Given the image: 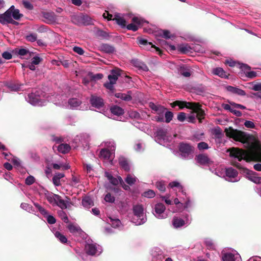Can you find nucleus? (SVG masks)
<instances>
[{
    "instance_id": "obj_22",
    "label": "nucleus",
    "mask_w": 261,
    "mask_h": 261,
    "mask_svg": "<svg viewBox=\"0 0 261 261\" xmlns=\"http://www.w3.org/2000/svg\"><path fill=\"white\" fill-rule=\"evenodd\" d=\"M7 11H11V17H13L15 20H19L23 16V15L19 13L18 9H15L14 6H11Z\"/></svg>"
},
{
    "instance_id": "obj_41",
    "label": "nucleus",
    "mask_w": 261,
    "mask_h": 261,
    "mask_svg": "<svg viewBox=\"0 0 261 261\" xmlns=\"http://www.w3.org/2000/svg\"><path fill=\"white\" fill-rule=\"evenodd\" d=\"M35 207L38 210V211L44 216L45 217L48 214V211L46 210L44 207L41 206L38 203L34 204Z\"/></svg>"
},
{
    "instance_id": "obj_40",
    "label": "nucleus",
    "mask_w": 261,
    "mask_h": 261,
    "mask_svg": "<svg viewBox=\"0 0 261 261\" xmlns=\"http://www.w3.org/2000/svg\"><path fill=\"white\" fill-rule=\"evenodd\" d=\"M190 49L191 48L188 45H180L178 47V50L183 54H186L190 51Z\"/></svg>"
},
{
    "instance_id": "obj_37",
    "label": "nucleus",
    "mask_w": 261,
    "mask_h": 261,
    "mask_svg": "<svg viewBox=\"0 0 261 261\" xmlns=\"http://www.w3.org/2000/svg\"><path fill=\"white\" fill-rule=\"evenodd\" d=\"M58 194H55L53 193L49 194L46 196V199L48 202L52 204L53 205H55L56 202V197L55 196H58Z\"/></svg>"
},
{
    "instance_id": "obj_18",
    "label": "nucleus",
    "mask_w": 261,
    "mask_h": 261,
    "mask_svg": "<svg viewBox=\"0 0 261 261\" xmlns=\"http://www.w3.org/2000/svg\"><path fill=\"white\" fill-rule=\"evenodd\" d=\"M99 47L101 51L107 54H113L115 51V47L107 43L101 44Z\"/></svg>"
},
{
    "instance_id": "obj_11",
    "label": "nucleus",
    "mask_w": 261,
    "mask_h": 261,
    "mask_svg": "<svg viewBox=\"0 0 261 261\" xmlns=\"http://www.w3.org/2000/svg\"><path fill=\"white\" fill-rule=\"evenodd\" d=\"M193 102H187L185 101L175 100L171 103L170 105L173 108L178 106L179 107L178 110L183 109L185 108L191 109L192 105H193Z\"/></svg>"
},
{
    "instance_id": "obj_33",
    "label": "nucleus",
    "mask_w": 261,
    "mask_h": 261,
    "mask_svg": "<svg viewBox=\"0 0 261 261\" xmlns=\"http://www.w3.org/2000/svg\"><path fill=\"white\" fill-rule=\"evenodd\" d=\"M179 72L181 75L186 77H190L192 73L190 69L185 66L180 67Z\"/></svg>"
},
{
    "instance_id": "obj_3",
    "label": "nucleus",
    "mask_w": 261,
    "mask_h": 261,
    "mask_svg": "<svg viewBox=\"0 0 261 261\" xmlns=\"http://www.w3.org/2000/svg\"><path fill=\"white\" fill-rule=\"evenodd\" d=\"M179 151L182 158L186 159L192 156L194 147L189 143L181 142L178 146Z\"/></svg>"
},
{
    "instance_id": "obj_21",
    "label": "nucleus",
    "mask_w": 261,
    "mask_h": 261,
    "mask_svg": "<svg viewBox=\"0 0 261 261\" xmlns=\"http://www.w3.org/2000/svg\"><path fill=\"white\" fill-rule=\"evenodd\" d=\"M172 225L174 227L177 228L185 225V221L180 218L174 217L172 219Z\"/></svg>"
},
{
    "instance_id": "obj_9",
    "label": "nucleus",
    "mask_w": 261,
    "mask_h": 261,
    "mask_svg": "<svg viewBox=\"0 0 261 261\" xmlns=\"http://www.w3.org/2000/svg\"><path fill=\"white\" fill-rule=\"evenodd\" d=\"M55 197L57 199L55 205L58 206L62 210L66 209L72 204L70 201V198L67 196H66V200L63 199L61 196L59 195L58 196Z\"/></svg>"
},
{
    "instance_id": "obj_56",
    "label": "nucleus",
    "mask_w": 261,
    "mask_h": 261,
    "mask_svg": "<svg viewBox=\"0 0 261 261\" xmlns=\"http://www.w3.org/2000/svg\"><path fill=\"white\" fill-rule=\"evenodd\" d=\"M245 74L246 77L251 79L255 78L257 76V72L253 71H246Z\"/></svg>"
},
{
    "instance_id": "obj_25",
    "label": "nucleus",
    "mask_w": 261,
    "mask_h": 261,
    "mask_svg": "<svg viewBox=\"0 0 261 261\" xmlns=\"http://www.w3.org/2000/svg\"><path fill=\"white\" fill-rule=\"evenodd\" d=\"M39 97L34 93H31L28 95V100L30 103L33 105H36L39 102Z\"/></svg>"
},
{
    "instance_id": "obj_47",
    "label": "nucleus",
    "mask_w": 261,
    "mask_h": 261,
    "mask_svg": "<svg viewBox=\"0 0 261 261\" xmlns=\"http://www.w3.org/2000/svg\"><path fill=\"white\" fill-rule=\"evenodd\" d=\"M25 38L27 41L33 42L37 40V35L36 33H32L26 36Z\"/></svg>"
},
{
    "instance_id": "obj_54",
    "label": "nucleus",
    "mask_w": 261,
    "mask_h": 261,
    "mask_svg": "<svg viewBox=\"0 0 261 261\" xmlns=\"http://www.w3.org/2000/svg\"><path fill=\"white\" fill-rule=\"evenodd\" d=\"M105 200L106 202L113 203L115 200V198L110 193H108L105 197Z\"/></svg>"
},
{
    "instance_id": "obj_4",
    "label": "nucleus",
    "mask_w": 261,
    "mask_h": 261,
    "mask_svg": "<svg viewBox=\"0 0 261 261\" xmlns=\"http://www.w3.org/2000/svg\"><path fill=\"white\" fill-rule=\"evenodd\" d=\"M133 213L140 220L135 222L137 225H141L145 222L146 219L143 217L144 208L142 204H137L134 205L133 208Z\"/></svg>"
},
{
    "instance_id": "obj_5",
    "label": "nucleus",
    "mask_w": 261,
    "mask_h": 261,
    "mask_svg": "<svg viewBox=\"0 0 261 261\" xmlns=\"http://www.w3.org/2000/svg\"><path fill=\"white\" fill-rule=\"evenodd\" d=\"M138 43L141 46L146 50H151L154 49L158 54L161 56L162 51L158 47L153 45L151 42H148L146 39L143 38H138Z\"/></svg>"
},
{
    "instance_id": "obj_20",
    "label": "nucleus",
    "mask_w": 261,
    "mask_h": 261,
    "mask_svg": "<svg viewBox=\"0 0 261 261\" xmlns=\"http://www.w3.org/2000/svg\"><path fill=\"white\" fill-rule=\"evenodd\" d=\"M213 73L219 76L224 78L228 79L229 74H227L222 68L217 67L213 69Z\"/></svg>"
},
{
    "instance_id": "obj_8",
    "label": "nucleus",
    "mask_w": 261,
    "mask_h": 261,
    "mask_svg": "<svg viewBox=\"0 0 261 261\" xmlns=\"http://www.w3.org/2000/svg\"><path fill=\"white\" fill-rule=\"evenodd\" d=\"M194 113L196 114V117L199 122H202V120L204 118L205 114L204 111L202 109L201 106L197 102H193L191 109Z\"/></svg>"
},
{
    "instance_id": "obj_19",
    "label": "nucleus",
    "mask_w": 261,
    "mask_h": 261,
    "mask_svg": "<svg viewBox=\"0 0 261 261\" xmlns=\"http://www.w3.org/2000/svg\"><path fill=\"white\" fill-rule=\"evenodd\" d=\"M42 16L49 22H54L57 19V16L53 12H43Z\"/></svg>"
},
{
    "instance_id": "obj_23",
    "label": "nucleus",
    "mask_w": 261,
    "mask_h": 261,
    "mask_svg": "<svg viewBox=\"0 0 261 261\" xmlns=\"http://www.w3.org/2000/svg\"><path fill=\"white\" fill-rule=\"evenodd\" d=\"M119 163L121 167L125 171H129L130 166L127 160L124 157H120L119 159Z\"/></svg>"
},
{
    "instance_id": "obj_52",
    "label": "nucleus",
    "mask_w": 261,
    "mask_h": 261,
    "mask_svg": "<svg viewBox=\"0 0 261 261\" xmlns=\"http://www.w3.org/2000/svg\"><path fill=\"white\" fill-rule=\"evenodd\" d=\"M125 180L126 182L129 185H132L134 184L136 181V178L133 177L130 174H128Z\"/></svg>"
},
{
    "instance_id": "obj_51",
    "label": "nucleus",
    "mask_w": 261,
    "mask_h": 261,
    "mask_svg": "<svg viewBox=\"0 0 261 261\" xmlns=\"http://www.w3.org/2000/svg\"><path fill=\"white\" fill-rule=\"evenodd\" d=\"M142 195L145 197L151 198L154 197L155 195V194L154 191L152 190H149L147 191L144 192L143 193Z\"/></svg>"
},
{
    "instance_id": "obj_1",
    "label": "nucleus",
    "mask_w": 261,
    "mask_h": 261,
    "mask_svg": "<svg viewBox=\"0 0 261 261\" xmlns=\"http://www.w3.org/2000/svg\"><path fill=\"white\" fill-rule=\"evenodd\" d=\"M226 136L232 138L236 141L240 142L247 145L249 150H244L238 147H231L227 149L229 155L241 161H251L261 162V145L256 141L255 137L244 132L234 129L232 127L226 128L224 130Z\"/></svg>"
},
{
    "instance_id": "obj_13",
    "label": "nucleus",
    "mask_w": 261,
    "mask_h": 261,
    "mask_svg": "<svg viewBox=\"0 0 261 261\" xmlns=\"http://www.w3.org/2000/svg\"><path fill=\"white\" fill-rule=\"evenodd\" d=\"M154 211L158 215L159 218H164L165 217L163 216V214L165 211L166 207L164 204L162 203H158L155 205Z\"/></svg>"
},
{
    "instance_id": "obj_24",
    "label": "nucleus",
    "mask_w": 261,
    "mask_h": 261,
    "mask_svg": "<svg viewBox=\"0 0 261 261\" xmlns=\"http://www.w3.org/2000/svg\"><path fill=\"white\" fill-rule=\"evenodd\" d=\"M86 253L90 255H94L97 251L96 247L93 244H88L85 246Z\"/></svg>"
},
{
    "instance_id": "obj_29",
    "label": "nucleus",
    "mask_w": 261,
    "mask_h": 261,
    "mask_svg": "<svg viewBox=\"0 0 261 261\" xmlns=\"http://www.w3.org/2000/svg\"><path fill=\"white\" fill-rule=\"evenodd\" d=\"M96 35L100 39H108L110 37L109 33L102 30H98L96 32Z\"/></svg>"
},
{
    "instance_id": "obj_14",
    "label": "nucleus",
    "mask_w": 261,
    "mask_h": 261,
    "mask_svg": "<svg viewBox=\"0 0 261 261\" xmlns=\"http://www.w3.org/2000/svg\"><path fill=\"white\" fill-rule=\"evenodd\" d=\"M89 19V17L87 16L81 15L75 16L73 19V21L74 23L80 25L82 24L84 25H87L89 24L88 20Z\"/></svg>"
},
{
    "instance_id": "obj_46",
    "label": "nucleus",
    "mask_w": 261,
    "mask_h": 261,
    "mask_svg": "<svg viewBox=\"0 0 261 261\" xmlns=\"http://www.w3.org/2000/svg\"><path fill=\"white\" fill-rule=\"evenodd\" d=\"M100 155L104 159H108L110 156V152L108 149H102L100 151Z\"/></svg>"
},
{
    "instance_id": "obj_42",
    "label": "nucleus",
    "mask_w": 261,
    "mask_h": 261,
    "mask_svg": "<svg viewBox=\"0 0 261 261\" xmlns=\"http://www.w3.org/2000/svg\"><path fill=\"white\" fill-rule=\"evenodd\" d=\"M156 187L161 192H164L166 190V185L164 181H160L156 182Z\"/></svg>"
},
{
    "instance_id": "obj_60",
    "label": "nucleus",
    "mask_w": 261,
    "mask_h": 261,
    "mask_svg": "<svg viewBox=\"0 0 261 261\" xmlns=\"http://www.w3.org/2000/svg\"><path fill=\"white\" fill-rule=\"evenodd\" d=\"M127 29L128 30H132L134 32L137 31L138 30V26L134 23H130L127 25H126Z\"/></svg>"
},
{
    "instance_id": "obj_2",
    "label": "nucleus",
    "mask_w": 261,
    "mask_h": 261,
    "mask_svg": "<svg viewBox=\"0 0 261 261\" xmlns=\"http://www.w3.org/2000/svg\"><path fill=\"white\" fill-rule=\"evenodd\" d=\"M121 71L122 70L118 68L111 70L110 74L108 76L109 82L105 83L103 85L104 87L111 91L113 90V85L116 83L118 77L121 75Z\"/></svg>"
},
{
    "instance_id": "obj_16",
    "label": "nucleus",
    "mask_w": 261,
    "mask_h": 261,
    "mask_svg": "<svg viewBox=\"0 0 261 261\" xmlns=\"http://www.w3.org/2000/svg\"><path fill=\"white\" fill-rule=\"evenodd\" d=\"M69 231L75 235H81L83 233V231L80 226L70 223L67 226Z\"/></svg>"
},
{
    "instance_id": "obj_62",
    "label": "nucleus",
    "mask_w": 261,
    "mask_h": 261,
    "mask_svg": "<svg viewBox=\"0 0 261 261\" xmlns=\"http://www.w3.org/2000/svg\"><path fill=\"white\" fill-rule=\"evenodd\" d=\"M73 50L80 55H82L84 54V50L83 49L79 46H74L73 48Z\"/></svg>"
},
{
    "instance_id": "obj_12",
    "label": "nucleus",
    "mask_w": 261,
    "mask_h": 261,
    "mask_svg": "<svg viewBox=\"0 0 261 261\" xmlns=\"http://www.w3.org/2000/svg\"><path fill=\"white\" fill-rule=\"evenodd\" d=\"M243 172L246 173L248 176V178L253 182L256 184L261 183V177L256 176V173L255 172L248 169L244 168L243 169Z\"/></svg>"
},
{
    "instance_id": "obj_61",
    "label": "nucleus",
    "mask_w": 261,
    "mask_h": 261,
    "mask_svg": "<svg viewBox=\"0 0 261 261\" xmlns=\"http://www.w3.org/2000/svg\"><path fill=\"white\" fill-rule=\"evenodd\" d=\"M152 119L158 122H163L164 121V115H159L158 116H155L153 117Z\"/></svg>"
},
{
    "instance_id": "obj_63",
    "label": "nucleus",
    "mask_w": 261,
    "mask_h": 261,
    "mask_svg": "<svg viewBox=\"0 0 261 261\" xmlns=\"http://www.w3.org/2000/svg\"><path fill=\"white\" fill-rule=\"evenodd\" d=\"M35 182V178L33 176H29L25 179V184L27 185H31Z\"/></svg>"
},
{
    "instance_id": "obj_34",
    "label": "nucleus",
    "mask_w": 261,
    "mask_h": 261,
    "mask_svg": "<svg viewBox=\"0 0 261 261\" xmlns=\"http://www.w3.org/2000/svg\"><path fill=\"white\" fill-rule=\"evenodd\" d=\"M249 84L250 85L249 88L252 90L255 91H261V83H258L256 81H253L249 83Z\"/></svg>"
},
{
    "instance_id": "obj_45",
    "label": "nucleus",
    "mask_w": 261,
    "mask_h": 261,
    "mask_svg": "<svg viewBox=\"0 0 261 261\" xmlns=\"http://www.w3.org/2000/svg\"><path fill=\"white\" fill-rule=\"evenodd\" d=\"M223 261H234V256L232 253L225 254L222 257Z\"/></svg>"
},
{
    "instance_id": "obj_49",
    "label": "nucleus",
    "mask_w": 261,
    "mask_h": 261,
    "mask_svg": "<svg viewBox=\"0 0 261 261\" xmlns=\"http://www.w3.org/2000/svg\"><path fill=\"white\" fill-rule=\"evenodd\" d=\"M161 32L160 33L161 36L165 39H170L173 37L168 30H162Z\"/></svg>"
},
{
    "instance_id": "obj_15",
    "label": "nucleus",
    "mask_w": 261,
    "mask_h": 261,
    "mask_svg": "<svg viewBox=\"0 0 261 261\" xmlns=\"http://www.w3.org/2000/svg\"><path fill=\"white\" fill-rule=\"evenodd\" d=\"M226 90L232 94H234L240 96L246 95V92L244 90L234 87L231 86H227L225 87Z\"/></svg>"
},
{
    "instance_id": "obj_48",
    "label": "nucleus",
    "mask_w": 261,
    "mask_h": 261,
    "mask_svg": "<svg viewBox=\"0 0 261 261\" xmlns=\"http://www.w3.org/2000/svg\"><path fill=\"white\" fill-rule=\"evenodd\" d=\"M213 134L217 139H221L223 136L222 130L219 127H217L214 130Z\"/></svg>"
},
{
    "instance_id": "obj_59",
    "label": "nucleus",
    "mask_w": 261,
    "mask_h": 261,
    "mask_svg": "<svg viewBox=\"0 0 261 261\" xmlns=\"http://www.w3.org/2000/svg\"><path fill=\"white\" fill-rule=\"evenodd\" d=\"M132 21L134 23H136L138 25H142L143 24V22H146V21H144L143 20L137 17H134L132 18Z\"/></svg>"
},
{
    "instance_id": "obj_64",
    "label": "nucleus",
    "mask_w": 261,
    "mask_h": 261,
    "mask_svg": "<svg viewBox=\"0 0 261 261\" xmlns=\"http://www.w3.org/2000/svg\"><path fill=\"white\" fill-rule=\"evenodd\" d=\"M22 4L25 8L29 10H32L33 9V6L30 2L23 1Z\"/></svg>"
},
{
    "instance_id": "obj_31",
    "label": "nucleus",
    "mask_w": 261,
    "mask_h": 261,
    "mask_svg": "<svg viewBox=\"0 0 261 261\" xmlns=\"http://www.w3.org/2000/svg\"><path fill=\"white\" fill-rule=\"evenodd\" d=\"M238 174L237 171L232 167L226 169V175L228 177L234 178L237 176Z\"/></svg>"
},
{
    "instance_id": "obj_7",
    "label": "nucleus",
    "mask_w": 261,
    "mask_h": 261,
    "mask_svg": "<svg viewBox=\"0 0 261 261\" xmlns=\"http://www.w3.org/2000/svg\"><path fill=\"white\" fill-rule=\"evenodd\" d=\"M195 160L198 164L202 166H209L213 163L206 153L198 154L196 155Z\"/></svg>"
},
{
    "instance_id": "obj_27",
    "label": "nucleus",
    "mask_w": 261,
    "mask_h": 261,
    "mask_svg": "<svg viewBox=\"0 0 261 261\" xmlns=\"http://www.w3.org/2000/svg\"><path fill=\"white\" fill-rule=\"evenodd\" d=\"M110 110L112 114L117 116H120L124 114V110L118 106L112 107Z\"/></svg>"
},
{
    "instance_id": "obj_32",
    "label": "nucleus",
    "mask_w": 261,
    "mask_h": 261,
    "mask_svg": "<svg viewBox=\"0 0 261 261\" xmlns=\"http://www.w3.org/2000/svg\"><path fill=\"white\" fill-rule=\"evenodd\" d=\"M6 86L12 91H18L20 89V85L13 82H9Z\"/></svg>"
},
{
    "instance_id": "obj_26",
    "label": "nucleus",
    "mask_w": 261,
    "mask_h": 261,
    "mask_svg": "<svg viewBox=\"0 0 261 261\" xmlns=\"http://www.w3.org/2000/svg\"><path fill=\"white\" fill-rule=\"evenodd\" d=\"M65 176V174L62 173H56L53 177V182L55 186L61 185L60 179Z\"/></svg>"
},
{
    "instance_id": "obj_55",
    "label": "nucleus",
    "mask_w": 261,
    "mask_h": 261,
    "mask_svg": "<svg viewBox=\"0 0 261 261\" xmlns=\"http://www.w3.org/2000/svg\"><path fill=\"white\" fill-rule=\"evenodd\" d=\"M129 116L130 118L139 119L140 118V114L136 111H131L129 112Z\"/></svg>"
},
{
    "instance_id": "obj_17",
    "label": "nucleus",
    "mask_w": 261,
    "mask_h": 261,
    "mask_svg": "<svg viewBox=\"0 0 261 261\" xmlns=\"http://www.w3.org/2000/svg\"><path fill=\"white\" fill-rule=\"evenodd\" d=\"M132 63L134 66L139 69H142L143 71H148L149 69L147 66L143 62L138 59H133Z\"/></svg>"
},
{
    "instance_id": "obj_28",
    "label": "nucleus",
    "mask_w": 261,
    "mask_h": 261,
    "mask_svg": "<svg viewBox=\"0 0 261 261\" xmlns=\"http://www.w3.org/2000/svg\"><path fill=\"white\" fill-rule=\"evenodd\" d=\"M71 149L69 145L67 144H61L58 147V150L63 154L68 153Z\"/></svg>"
},
{
    "instance_id": "obj_57",
    "label": "nucleus",
    "mask_w": 261,
    "mask_h": 261,
    "mask_svg": "<svg viewBox=\"0 0 261 261\" xmlns=\"http://www.w3.org/2000/svg\"><path fill=\"white\" fill-rule=\"evenodd\" d=\"M177 119L180 122H184L186 119V114L184 112L179 113Z\"/></svg>"
},
{
    "instance_id": "obj_30",
    "label": "nucleus",
    "mask_w": 261,
    "mask_h": 261,
    "mask_svg": "<svg viewBox=\"0 0 261 261\" xmlns=\"http://www.w3.org/2000/svg\"><path fill=\"white\" fill-rule=\"evenodd\" d=\"M113 20H115L116 23L122 28H124L126 27V21L125 20L119 16L118 14L115 15V17L113 19Z\"/></svg>"
},
{
    "instance_id": "obj_44",
    "label": "nucleus",
    "mask_w": 261,
    "mask_h": 261,
    "mask_svg": "<svg viewBox=\"0 0 261 261\" xmlns=\"http://www.w3.org/2000/svg\"><path fill=\"white\" fill-rule=\"evenodd\" d=\"M132 94L131 91H128L127 93H123L121 99L126 101H130L132 99Z\"/></svg>"
},
{
    "instance_id": "obj_39",
    "label": "nucleus",
    "mask_w": 261,
    "mask_h": 261,
    "mask_svg": "<svg viewBox=\"0 0 261 261\" xmlns=\"http://www.w3.org/2000/svg\"><path fill=\"white\" fill-rule=\"evenodd\" d=\"M55 236L62 243H66L67 242V239L66 237L62 234L59 231H57L55 233Z\"/></svg>"
},
{
    "instance_id": "obj_10",
    "label": "nucleus",
    "mask_w": 261,
    "mask_h": 261,
    "mask_svg": "<svg viewBox=\"0 0 261 261\" xmlns=\"http://www.w3.org/2000/svg\"><path fill=\"white\" fill-rule=\"evenodd\" d=\"M90 102L92 107L97 109H100L105 105L103 99L101 97L94 95H91Z\"/></svg>"
},
{
    "instance_id": "obj_43",
    "label": "nucleus",
    "mask_w": 261,
    "mask_h": 261,
    "mask_svg": "<svg viewBox=\"0 0 261 261\" xmlns=\"http://www.w3.org/2000/svg\"><path fill=\"white\" fill-rule=\"evenodd\" d=\"M69 105L72 107H76L81 104V101L76 98H71L68 100Z\"/></svg>"
},
{
    "instance_id": "obj_50",
    "label": "nucleus",
    "mask_w": 261,
    "mask_h": 261,
    "mask_svg": "<svg viewBox=\"0 0 261 261\" xmlns=\"http://www.w3.org/2000/svg\"><path fill=\"white\" fill-rule=\"evenodd\" d=\"M173 113L171 111H167L165 114V122L169 123L173 119Z\"/></svg>"
},
{
    "instance_id": "obj_35",
    "label": "nucleus",
    "mask_w": 261,
    "mask_h": 261,
    "mask_svg": "<svg viewBox=\"0 0 261 261\" xmlns=\"http://www.w3.org/2000/svg\"><path fill=\"white\" fill-rule=\"evenodd\" d=\"M105 176L107 177L109 181L113 185L116 186L119 184V180L116 178L113 177L110 173L106 172Z\"/></svg>"
},
{
    "instance_id": "obj_58",
    "label": "nucleus",
    "mask_w": 261,
    "mask_h": 261,
    "mask_svg": "<svg viewBox=\"0 0 261 261\" xmlns=\"http://www.w3.org/2000/svg\"><path fill=\"white\" fill-rule=\"evenodd\" d=\"M45 217H46V220L50 224H54L56 222L55 218L51 215H49L48 214Z\"/></svg>"
},
{
    "instance_id": "obj_38",
    "label": "nucleus",
    "mask_w": 261,
    "mask_h": 261,
    "mask_svg": "<svg viewBox=\"0 0 261 261\" xmlns=\"http://www.w3.org/2000/svg\"><path fill=\"white\" fill-rule=\"evenodd\" d=\"M110 221L109 223L111 225V226L114 228H119L121 224V222L118 219H113L111 217L109 218Z\"/></svg>"
},
{
    "instance_id": "obj_53",
    "label": "nucleus",
    "mask_w": 261,
    "mask_h": 261,
    "mask_svg": "<svg viewBox=\"0 0 261 261\" xmlns=\"http://www.w3.org/2000/svg\"><path fill=\"white\" fill-rule=\"evenodd\" d=\"M208 145L205 142H201L197 144V148L199 150L207 149Z\"/></svg>"
},
{
    "instance_id": "obj_6",
    "label": "nucleus",
    "mask_w": 261,
    "mask_h": 261,
    "mask_svg": "<svg viewBox=\"0 0 261 261\" xmlns=\"http://www.w3.org/2000/svg\"><path fill=\"white\" fill-rule=\"evenodd\" d=\"M0 23L3 24L11 23L18 25V22L15 21L11 17V11H6L4 13L0 14Z\"/></svg>"
},
{
    "instance_id": "obj_36",
    "label": "nucleus",
    "mask_w": 261,
    "mask_h": 261,
    "mask_svg": "<svg viewBox=\"0 0 261 261\" xmlns=\"http://www.w3.org/2000/svg\"><path fill=\"white\" fill-rule=\"evenodd\" d=\"M82 205L86 208H89L94 205L93 201L89 197H86L82 199Z\"/></svg>"
}]
</instances>
